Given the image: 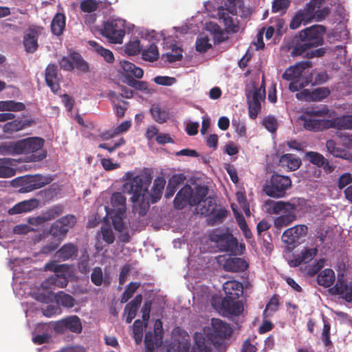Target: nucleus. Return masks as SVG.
I'll use <instances>...</instances> for the list:
<instances>
[{
	"label": "nucleus",
	"instance_id": "13",
	"mask_svg": "<svg viewBox=\"0 0 352 352\" xmlns=\"http://www.w3.org/2000/svg\"><path fill=\"white\" fill-rule=\"evenodd\" d=\"M307 226L297 225L286 230L282 235V239L288 245H295L299 243L300 239L307 235Z\"/></svg>",
	"mask_w": 352,
	"mask_h": 352
},
{
	"label": "nucleus",
	"instance_id": "45",
	"mask_svg": "<svg viewBox=\"0 0 352 352\" xmlns=\"http://www.w3.org/2000/svg\"><path fill=\"white\" fill-rule=\"evenodd\" d=\"M63 212V206L60 204L54 205L46 211L43 212V216L45 219V222L55 219L59 217Z\"/></svg>",
	"mask_w": 352,
	"mask_h": 352
},
{
	"label": "nucleus",
	"instance_id": "38",
	"mask_svg": "<svg viewBox=\"0 0 352 352\" xmlns=\"http://www.w3.org/2000/svg\"><path fill=\"white\" fill-rule=\"evenodd\" d=\"M332 128L352 129V115L343 116L331 120Z\"/></svg>",
	"mask_w": 352,
	"mask_h": 352
},
{
	"label": "nucleus",
	"instance_id": "32",
	"mask_svg": "<svg viewBox=\"0 0 352 352\" xmlns=\"http://www.w3.org/2000/svg\"><path fill=\"white\" fill-rule=\"evenodd\" d=\"M335 281V273L331 269H324L317 276L318 285L325 288L329 287Z\"/></svg>",
	"mask_w": 352,
	"mask_h": 352
},
{
	"label": "nucleus",
	"instance_id": "54",
	"mask_svg": "<svg viewBox=\"0 0 352 352\" xmlns=\"http://www.w3.org/2000/svg\"><path fill=\"white\" fill-rule=\"evenodd\" d=\"M140 286V283L138 282H131L124 292L122 294L121 302H126L133 296V294Z\"/></svg>",
	"mask_w": 352,
	"mask_h": 352
},
{
	"label": "nucleus",
	"instance_id": "59",
	"mask_svg": "<svg viewBox=\"0 0 352 352\" xmlns=\"http://www.w3.org/2000/svg\"><path fill=\"white\" fill-rule=\"evenodd\" d=\"M212 45L209 43V38L207 36L201 37L197 39L195 49L197 52L204 53L207 52Z\"/></svg>",
	"mask_w": 352,
	"mask_h": 352
},
{
	"label": "nucleus",
	"instance_id": "24",
	"mask_svg": "<svg viewBox=\"0 0 352 352\" xmlns=\"http://www.w3.org/2000/svg\"><path fill=\"white\" fill-rule=\"evenodd\" d=\"M236 299L223 298L221 301L222 309L228 314L239 316L243 311V304Z\"/></svg>",
	"mask_w": 352,
	"mask_h": 352
},
{
	"label": "nucleus",
	"instance_id": "7",
	"mask_svg": "<svg viewBox=\"0 0 352 352\" xmlns=\"http://www.w3.org/2000/svg\"><path fill=\"white\" fill-rule=\"evenodd\" d=\"M209 239L217 245L221 252H229L232 254L239 253L237 240L230 233H224L219 230H214L209 234Z\"/></svg>",
	"mask_w": 352,
	"mask_h": 352
},
{
	"label": "nucleus",
	"instance_id": "15",
	"mask_svg": "<svg viewBox=\"0 0 352 352\" xmlns=\"http://www.w3.org/2000/svg\"><path fill=\"white\" fill-rule=\"evenodd\" d=\"M312 65L309 60H305L296 63L294 65L290 66L283 73L282 78L286 80H294L305 78L302 77L303 72L311 67Z\"/></svg>",
	"mask_w": 352,
	"mask_h": 352
},
{
	"label": "nucleus",
	"instance_id": "20",
	"mask_svg": "<svg viewBox=\"0 0 352 352\" xmlns=\"http://www.w3.org/2000/svg\"><path fill=\"white\" fill-rule=\"evenodd\" d=\"M331 291L333 294L341 296L346 302H352V282L347 284L344 280L338 279L331 288Z\"/></svg>",
	"mask_w": 352,
	"mask_h": 352
},
{
	"label": "nucleus",
	"instance_id": "29",
	"mask_svg": "<svg viewBox=\"0 0 352 352\" xmlns=\"http://www.w3.org/2000/svg\"><path fill=\"white\" fill-rule=\"evenodd\" d=\"M126 197L121 192H116L113 193L111 197L112 212L125 214L126 210Z\"/></svg>",
	"mask_w": 352,
	"mask_h": 352
},
{
	"label": "nucleus",
	"instance_id": "1",
	"mask_svg": "<svg viewBox=\"0 0 352 352\" xmlns=\"http://www.w3.org/2000/svg\"><path fill=\"white\" fill-rule=\"evenodd\" d=\"M152 179L151 173L144 170L123 186L124 190L131 195L130 199L133 204V210L141 217L146 214L151 203L155 204L161 199L164 188L165 179L158 177L155 179L152 192L149 194L148 189Z\"/></svg>",
	"mask_w": 352,
	"mask_h": 352
},
{
	"label": "nucleus",
	"instance_id": "3",
	"mask_svg": "<svg viewBox=\"0 0 352 352\" xmlns=\"http://www.w3.org/2000/svg\"><path fill=\"white\" fill-rule=\"evenodd\" d=\"M44 140L38 137L28 138L9 145L8 150L12 154H30L32 162H39L45 159L47 152L42 150Z\"/></svg>",
	"mask_w": 352,
	"mask_h": 352
},
{
	"label": "nucleus",
	"instance_id": "14",
	"mask_svg": "<svg viewBox=\"0 0 352 352\" xmlns=\"http://www.w3.org/2000/svg\"><path fill=\"white\" fill-rule=\"evenodd\" d=\"M54 329L58 332L69 330L73 333H80L82 327L80 320L77 316H71L58 321L55 324Z\"/></svg>",
	"mask_w": 352,
	"mask_h": 352
},
{
	"label": "nucleus",
	"instance_id": "11",
	"mask_svg": "<svg viewBox=\"0 0 352 352\" xmlns=\"http://www.w3.org/2000/svg\"><path fill=\"white\" fill-rule=\"evenodd\" d=\"M326 28L322 25H314L299 32V38L302 42H306L311 47L322 45L324 43V34Z\"/></svg>",
	"mask_w": 352,
	"mask_h": 352
},
{
	"label": "nucleus",
	"instance_id": "19",
	"mask_svg": "<svg viewBox=\"0 0 352 352\" xmlns=\"http://www.w3.org/2000/svg\"><path fill=\"white\" fill-rule=\"evenodd\" d=\"M192 193V188L190 185H185L177 193L173 204L177 210L183 209L187 204L190 206L191 195Z\"/></svg>",
	"mask_w": 352,
	"mask_h": 352
},
{
	"label": "nucleus",
	"instance_id": "50",
	"mask_svg": "<svg viewBox=\"0 0 352 352\" xmlns=\"http://www.w3.org/2000/svg\"><path fill=\"white\" fill-rule=\"evenodd\" d=\"M142 50L140 41L138 39L130 41L125 47L124 52L130 56L138 54Z\"/></svg>",
	"mask_w": 352,
	"mask_h": 352
},
{
	"label": "nucleus",
	"instance_id": "16",
	"mask_svg": "<svg viewBox=\"0 0 352 352\" xmlns=\"http://www.w3.org/2000/svg\"><path fill=\"white\" fill-rule=\"evenodd\" d=\"M305 158L314 166L322 168L327 173H331L335 170V166L330 164L329 160L318 152L308 151L305 154Z\"/></svg>",
	"mask_w": 352,
	"mask_h": 352
},
{
	"label": "nucleus",
	"instance_id": "5",
	"mask_svg": "<svg viewBox=\"0 0 352 352\" xmlns=\"http://www.w3.org/2000/svg\"><path fill=\"white\" fill-rule=\"evenodd\" d=\"M292 186L289 177L274 173L270 180L263 186L264 192L273 198L285 197L287 190Z\"/></svg>",
	"mask_w": 352,
	"mask_h": 352
},
{
	"label": "nucleus",
	"instance_id": "52",
	"mask_svg": "<svg viewBox=\"0 0 352 352\" xmlns=\"http://www.w3.org/2000/svg\"><path fill=\"white\" fill-rule=\"evenodd\" d=\"M216 206L215 200L208 197L204 200V205L200 208V212L202 215L208 216L215 211Z\"/></svg>",
	"mask_w": 352,
	"mask_h": 352
},
{
	"label": "nucleus",
	"instance_id": "46",
	"mask_svg": "<svg viewBox=\"0 0 352 352\" xmlns=\"http://www.w3.org/2000/svg\"><path fill=\"white\" fill-rule=\"evenodd\" d=\"M142 58L144 60L153 62L159 58V51L155 43L151 44L146 49L142 51Z\"/></svg>",
	"mask_w": 352,
	"mask_h": 352
},
{
	"label": "nucleus",
	"instance_id": "33",
	"mask_svg": "<svg viewBox=\"0 0 352 352\" xmlns=\"http://www.w3.org/2000/svg\"><path fill=\"white\" fill-rule=\"evenodd\" d=\"M208 193V188L207 186L198 185L195 187V192H192L191 195L190 206H198Z\"/></svg>",
	"mask_w": 352,
	"mask_h": 352
},
{
	"label": "nucleus",
	"instance_id": "58",
	"mask_svg": "<svg viewBox=\"0 0 352 352\" xmlns=\"http://www.w3.org/2000/svg\"><path fill=\"white\" fill-rule=\"evenodd\" d=\"M103 272L100 267H95L91 274V280L96 286H100L103 283Z\"/></svg>",
	"mask_w": 352,
	"mask_h": 352
},
{
	"label": "nucleus",
	"instance_id": "35",
	"mask_svg": "<svg viewBox=\"0 0 352 352\" xmlns=\"http://www.w3.org/2000/svg\"><path fill=\"white\" fill-rule=\"evenodd\" d=\"M162 340H158V337L151 331L145 333L144 344L145 352H153L156 346H160Z\"/></svg>",
	"mask_w": 352,
	"mask_h": 352
},
{
	"label": "nucleus",
	"instance_id": "28",
	"mask_svg": "<svg viewBox=\"0 0 352 352\" xmlns=\"http://www.w3.org/2000/svg\"><path fill=\"white\" fill-rule=\"evenodd\" d=\"M78 248L72 243L64 244L56 253V256L62 261H67L77 256Z\"/></svg>",
	"mask_w": 352,
	"mask_h": 352
},
{
	"label": "nucleus",
	"instance_id": "44",
	"mask_svg": "<svg viewBox=\"0 0 352 352\" xmlns=\"http://www.w3.org/2000/svg\"><path fill=\"white\" fill-rule=\"evenodd\" d=\"M228 215V210L225 208H221L216 212H213L212 214H209L207 219V222L209 226H214L216 223H222L224 219Z\"/></svg>",
	"mask_w": 352,
	"mask_h": 352
},
{
	"label": "nucleus",
	"instance_id": "55",
	"mask_svg": "<svg viewBox=\"0 0 352 352\" xmlns=\"http://www.w3.org/2000/svg\"><path fill=\"white\" fill-rule=\"evenodd\" d=\"M309 21H310L305 17V15L302 13V12L299 10L292 18L289 24V28L292 30H296L300 27L302 22L307 23Z\"/></svg>",
	"mask_w": 352,
	"mask_h": 352
},
{
	"label": "nucleus",
	"instance_id": "43",
	"mask_svg": "<svg viewBox=\"0 0 352 352\" xmlns=\"http://www.w3.org/2000/svg\"><path fill=\"white\" fill-rule=\"evenodd\" d=\"M290 81L291 82L289 85V89L292 92L298 91L310 83H312V74H310L307 76L305 77V78Z\"/></svg>",
	"mask_w": 352,
	"mask_h": 352
},
{
	"label": "nucleus",
	"instance_id": "57",
	"mask_svg": "<svg viewBox=\"0 0 352 352\" xmlns=\"http://www.w3.org/2000/svg\"><path fill=\"white\" fill-rule=\"evenodd\" d=\"M100 234L102 240L107 244H112L115 241V235L112 229L109 226H102Z\"/></svg>",
	"mask_w": 352,
	"mask_h": 352
},
{
	"label": "nucleus",
	"instance_id": "62",
	"mask_svg": "<svg viewBox=\"0 0 352 352\" xmlns=\"http://www.w3.org/2000/svg\"><path fill=\"white\" fill-rule=\"evenodd\" d=\"M324 259L320 258L316 261L312 265H308L306 268L307 273L309 276H312L316 274L324 266Z\"/></svg>",
	"mask_w": 352,
	"mask_h": 352
},
{
	"label": "nucleus",
	"instance_id": "64",
	"mask_svg": "<svg viewBox=\"0 0 352 352\" xmlns=\"http://www.w3.org/2000/svg\"><path fill=\"white\" fill-rule=\"evenodd\" d=\"M263 125L271 133H274L277 129V120L273 116H267L263 120Z\"/></svg>",
	"mask_w": 352,
	"mask_h": 352
},
{
	"label": "nucleus",
	"instance_id": "63",
	"mask_svg": "<svg viewBox=\"0 0 352 352\" xmlns=\"http://www.w3.org/2000/svg\"><path fill=\"white\" fill-rule=\"evenodd\" d=\"M124 215V214L113 213V216L112 217V224L113 228L119 232H122L124 229V223L123 221Z\"/></svg>",
	"mask_w": 352,
	"mask_h": 352
},
{
	"label": "nucleus",
	"instance_id": "40",
	"mask_svg": "<svg viewBox=\"0 0 352 352\" xmlns=\"http://www.w3.org/2000/svg\"><path fill=\"white\" fill-rule=\"evenodd\" d=\"M45 270L54 272L58 276H67L69 271V266L67 264H57L55 261L47 263L45 265Z\"/></svg>",
	"mask_w": 352,
	"mask_h": 352
},
{
	"label": "nucleus",
	"instance_id": "49",
	"mask_svg": "<svg viewBox=\"0 0 352 352\" xmlns=\"http://www.w3.org/2000/svg\"><path fill=\"white\" fill-rule=\"evenodd\" d=\"M320 8V3L317 0H311L303 10H300L305 15V17L310 21L314 19V14L317 10Z\"/></svg>",
	"mask_w": 352,
	"mask_h": 352
},
{
	"label": "nucleus",
	"instance_id": "48",
	"mask_svg": "<svg viewBox=\"0 0 352 352\" xmlns=\"http://www.w3.org/2000/svg\"><path fill=\"white\" fill-rule=\"evenodd\" d=\"M280 297L277 294H274L267 302L266 307L263 311L265 317L270 316L273 313L278 310L279 306Z\"/></svg>",
	"mask_w": 352,
	"mask_h": 352
},
{
	"label": "nucleus",
	"instance_id": "18",
	"mask_svg": "<svg viewBox=\"0 0 352 352\" xmlns=\"http://www.w3.org/2000/svg\"><path fill=\"white\" fill-rule=\"evenodd\" d=\"M40 33L34 28H30L24 33L23 37V44L27 53L35 52L38 47V38Z\"/></svg>",
	"mask_w": 352,
	"mask_h": 352
},
{
	"label": "nucleus",
	"instance_id": "41",
	"mask_svg": "<svg viewBox=\"0 0 352 352\" xmlns=\"http://www.w3.org/2000/svg\"><path fill=\"white\" fill-rule=\"evenodd\" d=\"M25 109L23 102L14 100H7L0 102V111H21Z\"/></svg>",
	"mask_w": 352,
	"mask_h": 352
},
{
	"label": "nucleus",
	"instance_id": "61",
	"mask_svg": "<svg viewBox=\"0 0 352 352\" xmlns=\"http://www.w3.org/2000/svg\"><path fill=\"white\" fill-rule=\"evenodd\" d=\"M72 59L74 60V65L75 64V67L78 69L83 72H87L89 71V66L87 63L82 58L80 54H73L72 56Z\"/></svg>",
	"mask_w": 352,
	"mask_h": 352
},
{
	"label": "nucleus",
	"instance_id": "39",
	"mask_svg": "<svg viewBox=\"0 0 352 352\" xmlns=\"http://www.w3.org/2000/svg\"><path fill=\"white\" fill-rule=\"evenodd\" d=\"M318 249L316 248H305L300 253V255L295 259L294 265L297 266L300 265L301 263H307L310 262L317 254Z\"/></svg>",
	"mask_w": 352,
	"mask_h": 352
},
{
	"label": "nucleus",
	"instance_id": "6",
	"mask_svg": "<svg viewBox=\"0 0 352 352\" xmlns=\"http://www.w3.org/2000/svg\"><path fill=\"white\" fill-rule=\"evenodd\" d=\"M125 33L126 21L121 19L107 20L101 30V34L112 43H122Z\"/></svg>",
	"mask_w": 352,
	"mask_h": 352
},
{
	"label": "nucleus",
	"instance_id": "56",
	"mask_svg": "<svg viewBox=\"0 0 352 352\" xmlns=\"http://www.w3.org/2000/svg\"><path fill=\"white\" fill-rule=\"evenodd\" d=\"M311 48V47L309 46V44L306 42L298 43L293 47L291 52V55L292 56H302L305 57L306 52H307Z\"/></svg>",
	"mask_w": 352,
	"mask_h": 352
},
{
	"label": "nucleus",
	"instance_id": "26",
	"mask_svg": "<svg viewBox=\"0 0 352 352\" xmlns=\"http://www.w3.org/2000/svg\"><path fill=\"white\" fill-rule=\"evenodd\" d=\"M248 267V265L247 262L241 258H229L223 264V268L227 272H244Z\"/></svg>",
	"mask_w": 352,
	"mask_h": 352
},
{
	"label": "nucleus",
	"instance_id": "4",
	"mask_svg": "<svg viewBox=\"0 0 352 352\" xmlns=\"http://www.w3.org/2000/svg\"><path fill=\"white\" fill-rule=\"evenodd\" d=\"M267 204H272V214H278L280 216L274 219V226L276 228L286 227L293 222L296 219V205L292 204L289 201H267Z\"/></svg>",
	"mask_w": 352,
	"mask_h": 352
},
{
	"label": "nucleus",
	"instance_id": "2",
	"mask_svg": "<svg viewBox=\"0 0 352 352\" xmlns=\"http://www.w3.org/2000/svg\"><path fill=\"white\" fill-rule=\"evenodd\" d=\"M211 328L205 337L201 333H196L195 336L197 352H212V345L216 348L226 349L225 341L232 333L230 326L218 318H212Z\"/></svg>",
	"mask_w": 352,
	"mask_h": 352
},
{
	"label": "nucleus",
	"instance_id": "60",
	"mask_svg": "<svg viewBox=\"0 0 352 352\" xmlns=\"http://www.w3.org/2000/svg\"><path fill=\"white\" fill-rule=\"evenodd\" d=\"M80 8L82 12L91 13L97 10L98 3L96 0H83Z\"/></svg>",
	"mask_w": 352,
	"mask_h": 352
},
{
	"label": "nucleus",
	"instance_id": "10",
	"mask_svg": "<svg viewBox=\"0 0 352 352\" xmlns=\"http://www.w3.org/2000/svg\"><path fill=\"white\" fill-rule=\"evenodd\" d=\"M247 102L248 104V113L251 119L257 118L261 109V101L265 98V89L264 83L259 88L254 87L251 90H246L245 92Z\"/></svg>",
	"mask_w": 352,
	"mask_h": 352
},
{
	"label": "nucleus",
	"instance_id": "25",
	"mask_svg": "<svg viewBox=\"0 0 352 352\" xmlns=\"http://www.w3.org/2000/svg\"><path fill=\"white\" fill-rule=\"evenodd\" d=\"M38 205V201L36 199H31L25 200L15 204L12 208L9 210L10 214H16L23 212H30L36 208Z\"/></svg>",
	"mask_w": 352,
	"mask_h": 352
},
{
	"label": "nucleus",
	"instance_id": "37",
	"mask_svg": "<svg viewBox=\"0 0 352 352\" xmlns=\"http://www.w3.org/2000/svg\"><path fill=\"white\" fill-rule=\"evenodd\" d=\"M122 69L126 73V75L130 76H134L137 78H142L144 75L143 70L136 67L133 63L124 60L120 62Z\"/></svg>",
	"mask_w": 352,
	"mask_h": 352
},
{
	"label": "nucleus",
	"instance_id": "17",
	"mask_svg": "<svg viewBox=\"0 0 352 352\" xmlns=\"http://www.w3.org/2000/svg\"><path fill=\"white\" fill-rule=\"evenodd\" d=\"M58 72V66L55 64H49L45 71L46 84L54 93H56L60 89Z\"/></svg>",
	"mask_w": 352,
	"mask_h": 352
},
{
	"label": "nucleus",
	"instance_id": "51",
	"mask_svg": "<svg viewBox=\"0 0 352 352\" xmlns=\"http://www.w3.org/2000/svg\"><path fill=\"white\" fill-rule=\"evenodd\" d=\"M330 91L327 87H319L315 89L310 93V99L314 101H320L327 98Z\"/></svg>",
	"mask_w": 352,
	"mask_h": 352
},
{
	"label": "nucleus",
	"instance_id": "8",
	"mask_svg": "<svg viewBox=\"0 0 352 352\" xmlns=\"http://www.w3.org/2000/svg\"><path fill=\"white\" fill-rule=\"evenodd\" d=\"M324 114L325 112L322 110H311L306 112L301 116V120L304 121V128L315 132L332 128L331 120L316 118Z\"/></svg>",
	"mask_w": 352,
	"mask_h": 352
},
{
	"label": "nucleus",
	"instance_id": "12",
	"mask_svg": "<svg viewBox=\"0 0 352 352\" xmlns=\"http://www.w3.org/2000/svg\"><path fill=\"white\" fill-rule=\"evenodd\" d=\"M51 182L52 179L49 177L38 174L30 175L23 179L20 192H30L49 184Z\"/></svg>",
	"mask_w": 352,
	"mask_h": 352
},
{
	"label": "nucleus",
	"instance_id": "21",
	"mask_svg": "<svg viewBox=\"0 0 352 352\" xmlns=\"http://www.w3.org/2000/svg\"><path fill=\"white\" fill-rule=\"evenodd\" d=\"M223 291L226 294L224 298L227 299H238L243 294V285L234 280L226 282L223 285Z\"/></svg>",
	"mask_w": 352,
	"mask_h": 352
},
{
	"label": "nucleus",
	"instance_id": "53",
	"mask_svg": "<svg viewBox=\"0 0 352 352\" xmlns=\"http://www.w3.org/2000/svg\"><path fill=\"white\" fill-rule=\"evenodd\" d=\"M171 50V53L166 54V60L169 63L181 60L183 58L182 49L175 44L172 45Z\"/></svg>",
	"mask_w": 352,
	"mask_h": 352
},
{
	"label": "nucleus",
	"instance_id": "42",
	"mask_svg": "<svg viewBox=\"0 0 352 352\" xmlns=\"http://www.w3.org/2000/svg\"><path fill=\"white\" fill-rule=\"evenodd\" d=\"M89 43L94 47L95 51L102 56L107 63H112L114 61V56L111 50L104 48L94 41H89Z\"/></svg>",
	"mask_w": 352,
	"mask_h": 352
},
{
	"label": "nucleus",
	"instance_id": "47",
	"mask_svg": "<svg viewBox=\"0 0 352 352\" xmlns=\"http://www.w3.org/2000/svg\"><path fill=\"white\" fill-rule=\"evenodd\" d=\"M146 327L147 326H145V323L143 321L139 319L135 320L133 325V338L136 344H139L142 342L143 331Z\"/></svg>",
	"mask_w": 352,
	"mask_h": 352
},
{
	"label": "nucleus",
	"instance_id": "27",
	"mask_svg": "<svg viewBox=\"0 0 352 352\" xmlns=\"http://www.w3.org/2000/svg\"><path fill=\"white\" fill-rule=\"evenodd\" d=\"M279 164L282 167H285L291 171L296 170L302 164L301 160L294 154L286 153L280 156Z\"/></svg>",
	"mask_w": 352,
	"mask_h": 352
},
{
	"label": "nucleus",
	"instance_id": "34",
	"mask_svg": "<svg viewBox=\"0 0 352 352\" xmlns=\"http://www.w3.org/2000/svg\"><path fill=\"white\" fill-rule=\"evenodd\" d=\"M150 113L154 120L160 124L166 122L169 117L168 111L157 104L151 107Z\"/></svg>",
	"mask_w": 352,
	"mask_h": 352
},
{
	"label": "nucleus",
	"instance_id": "31",
	"mask_svg": "<svg viewBox=\"0 0 352 352\" xmlns=\"http://www.w3.org/2000/svg\"><path fill=\"white\" fill-rule=\"evenodd\" d=\"M65 28V16L63 13H56L51 23V31L56 36H60Z\"/></svg>",
	"mask_w": 352,
	"mask_h": 352
},
{
	"label": "nucleus",
	"instance_id": "30",
	"mask_svg": "<svg viewBox=\"0 0 352 352\" xmlns=\"http://www.w3.org/2000/svg\"><path fill=\"white\" fill-rule=\"evenodd\" d=\"M32 121L16 119L6 122L3 126V131L6 133H12L19 131L27 126H31Z\"/></svg>",
	"mask_w": 352,
	"mask_h": 352
},
{
	"label": "nucleus",
	"instance_id": "9",
	"mask_svg": "<svg viewBox=\"0 0 352 352\" xmlns=\"http://www.w3.org/2000/svg\"><path fill=\"white\" fill-rule=\"evenodd\" d=\"M77 223V218L74 214H66L56 220L50 226L49 233L59 242L64 239L69 230Z\"/></svg>",
	"mask_w": 352,
	"mask_h": 352
},
{
	"label": "nucleus",
	"instance_id": "23",
	"mask_svg": "<svg viewBox=\"0 0 352 352\" xmlns=\"http://www.w3.org/2000/svg\"><path fill=\"white\" fill-rule=\"evenodd\" d=\"M142 301V296L137 295L131 301H130L124 307V315L126 316V322L129 324L136 316L138 309Z\"/></svg>",
	"mask_w": 352,
	"mask_h": 352
},
{
	"label": "nucleus",
	"instance_id": "22",
	"mask_svg": "<svg viewBox=\"0 0 352 352\" xmlns=\"http://www.w3.org/2000/svg\"><path fill=\"white\" fill-rule=\"evenodd\" d=\"M326 147L329 153L333 157L346 160L348 162L352 161V154L344 148L338 147L337 144L333 140L326 142Z\"/></svg>",
	"mask_w": 352,
	"mask_h": 352
},
{
	"label": "nucleus",
	"instance_id": "36",
	"mask_svg": "<svg viewBox=\"0 0 352 352\" xmlns=\"http://www.w3.org/2000/svg\"><path fill=\"white\" fill-rule=\"evenodd\" d=\"M54 298L58 305L68 309L72 308L76 304V300L71 295L63 291L57 292Z\"/></svg>",
	"mask_w": 352,
	"mask_h": 352
}]
</instances>
